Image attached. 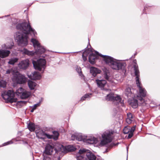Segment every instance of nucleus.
<instances>
[{
  "instance_id": "18",
  "label": "nucleus",
  "mask_w": 160,
  "mask_h": 160,
  "mask_svg": "<svg viewBox=\"0 0 160 160\" xmlns=\"http://www.w3.org/2000/svg\"><path fill=\"white\" fill-rule=\"evenodd\" d=\"M98 59V57L93 53L90 54L88 57V61L92 64H94L95 63V60Z\"/></svg>"
},
{
  "instance_id": "17",
  "label": "nucleus",
  "mask_w": 160,
  "mask_h": 160,
  "mask_svg": "<svg viewBox=\"0 0 160 160\" xmlns=\"http://www.w3.org/2000/svg\"><path fill=\"white\" fill-rule=\"evenodd\" d=\"M133 68L134 71V74L136 76V83H138L140 82L139 81L140 72L138 69V66L133 65Z\"/></svg>"
},
{
  "instance_id": "13",
  "label": "nucleus",
  "mask_w": 160,
  "mask_h": 160,
  "mask_svg": "<svg viewBox=\"0 0 160 160\" xmlns=\"http://www.w3.org/2000/svg\"><path fill=\"white\" fill-rule=\"evenodd\" d=\"M54 149V146L52 144H48L46 146L43 153L44 154L51 155L52 154Z\"/></svg>"
},
{
  "instance_id": "48",
  "label": "nucleus",
  "mask_w": 160,
  "mask_h": 160,
  "mask_svg": "<svg viewBox=\"0 0 160 160\" xmlns=\"http://www.w3.org/2000/svg\"><path fill=\"white\" fill-rule=\"evenodd\" d=\"M85 53H83L82 54V58L83 61L85 62L87 60V57L85 56L84 54Z\"/></svg>"
},
{
  "instance_id": "56",
  "label": "nucleus",
  "mask_w": 160,
  "mask_h": 160,
  "mask_svg": "<svg viewBox=\"0 0 160 160\" xmlns=\"http://www.w3.org/2000/svg\"><path fill=\"white\" fill-rule=\"evenodd\" d=\"M131 121L129 120V121H127V122L128 123H131Z\"/></svg>"
},
{
  "instance_id": "25",
  "label": "nucleus",
  "mask_w": 160,
  "mask_h": 160,
  "mask_svg": "<svg viewBox=\"0 0 160 160\" xmlns=\"http://www.w3.org/2000/svg\"><path fill=\"white\" fill-rule=\"evenodd\" d=\"M28 86L31 90L34 89L37 84L34 82L29 80L28 81Z\"/></svg>"
},
{
  "instance_id": "54",
  "label": "nucleus",
  "mask_w": 160,
  "mask_h": 160,
  "mask_svg": "<svg viewBox=\"0 0 160 160\" xmlns=\"http://www.w3.org/2000/svg\"><path fill=\"white\" fill-rule=\"evenodd\" d=\"M35 110V109H34V108H32V110H31V112H33Z\"/></svg>"
},
{
  "instance_id": "30",
  "label": "nucleus",
  "mask_w": 160,
  "mask_h": 160,
  "mask_svg": "<svg viewBox=\"0 0 160 160\" xmlns=\"http://www.w3.org/2000/svg\"><path fill=\"white\" fill-rule=\"evenodd\" d=\"M31 42L33 43L34 47L37 46L39 47L40 46V44L38 42V41L35 39L32 38L31 40Z\"/></svg>"
},
{
  "instance_id": "27",
  "label": "nucleus",
  "mask_w": 160,
  "mask_h": 160,
  "mask_svg": "<svg viewBox=\"0 0 160 160\" xmlns=\"http://www.w3.org/2000/svg\"><path fill=\"white\" fill-rule=\"evenodd\" d=\"M125 94L128 97H132L133 93L131 91V89L130 88H128L126 89Z\"/></svg>"
},
{
  "instance_id": "3",
  "label": "nucleus",
  "mask_w": 160,
  "mask_h": 160,
  "mask_svg": "<svg viewBox=\"0 0 160 160\" xmlns=\"http://www.w3.org/2000/svg\"><path fill=\"white\" fill-rule=\"evenodd\" d=\"M113 132L109 131H106L103 133L101 135L102 139L99 143L100 147L106 145L111 142L113 139Z\"/></svg>"
},
{
  "instance_id": "63",
  "label": "nucleus",
  "mask_w": 160,
  "mask_h": 160,
  "mask_svg": "<svg viewBox=\"0 0 160 160\" xmlns=\"http://www.w3.org/2000/svg\"><path fill=\"white\" fill-rule=\"evenodd\" d=\"M90 51H91V52H92L91 50H90Z\"/></svg>"
},
{
  "instance_id": "32",
  "label": "nucleus",
  "mask_w": 160,
  "mask_h": 160,
  "mask_svg": "<svg viewBox=\"0 0 160 160\" xmlns=\"http://www.w3.org/2000/svg\"><path fill=\"white\" fill-rule=\"evenodd\" d=\"M18 60V59L17 58H15L13 59H11L9 60L8 63L9 64L13 65L16 62H17Z\"/></svg>"
},
{
  "instance_id": "41",
  "label": "nucleus",
  "mask_w": 160,
  "mask_h": 160,
  "mask_svg": "<svg viewBox=\"0 0 160 160\" xmlns=\"http://www.w3.org/2000/svg\"><path fill=\"white\" fill-rule=\"evenodd\" d=\"M12 143H13V142L12 141V140H10V141H8L4 143L1 146H6V145H9L10 144H11Z\"/></svg>"
},
{
  "instance_id": "6",
  "label": "nucleus",
  "mask_w": 160,
  "mask_h": 160,
  "mask_svg": "<svg viewBox=\"0 0 160 160\" xmlns=\"http://www.w3.org/2000/svg\"><path fill=\"white\" fill-rule=\"evenodd\" d=\"M46 62L45 60L43 59H40L37 61H33L32 62L35 69L39 71H41L42 68H44Z\"/></svg>"
},
{
  "instance_id": "31",
  "label": "nucleus",
  "mask_w": 160,
  "mask_h": 160,
  "mask_svg": "<svg viewBox=\"0 0 160 160\" xmlns=\"http://www.w3.org/2000/svg\"><path fill=\"white\" fill-rule=\"evenodd\" d=\"M17 71V70H14L12 68L10 69H8L6 71V73L7 74H9L11 73L13 76H14Z\"/></svg>"
},
{
  "instance_id": "16",
  "label": "nucleus",
  "mask_w": 160,
  "mask_h": 160,
  "mask_svg": "<svg viewBox=\"0 0 160 160\" xmlns=\"http://www.w3.org/2000/svg\"><path fill=\"white\" fill-rule=\"evenodd\" d=\"M96 82L98 87L100 88L102 90H104V87L107 83L105 80L97 79L96 80Z\"/></svg>"
},
{
  "instance_id": "59",
  "label": "nucleus",
  "mask_w": 160,
  "mask_h": 160,
  "mask_svg": "<svg viewBox=\"0 0 160 160\" xmlns=\"http://www.w3.org/2000/svg\"><path fill=\"white\" fill-rule=\"evenodd\" d=\"M89 45H90V47H91V45H90V43H89Z\"/></svg>"
},
{
  "instance_id": "20",
  "label": "nucleus",
  "mask_w": 160,
  "mask_h": 160,
  "mask_svg": "<svg viewBox=\"0 0 160 160\" xmlns=\"http://www.w3.org/2000/svg\"><path fill=\"white\" fill-rule=\"evenodd\" d=\"M10 52L8 50H0V57L2 58H5L8 56Z\"/></svg>"
},
{
  "instance_id": "15",
  "label": "nucleus",
  "mask_w": 160,
  "mask_h": 160,
  "mask_svg": "<svg viewBox=\"0 0 160 160\" xmlns=\"http://www.w3.org/2000/svg\"><path fill=\"white\" fill-rule=\"evenodd\" d=\"M85 136L82 135L81 134H76V135H72V138L73 140L76 139L78 141H82L84 142Z\"/></svg>"
},
{
  "instance_id": "51",
  "label": "nucleus",
  "mask_w": 160,
  "mask_h": 160,
  "mask_svg": "<svg viewBox=\"0 0 160 160\" xmlns=\"http://www.w3.org/2000/svg\"><path fill=\"white\" fill-rule=\"evenodd\" d=\"M95 53H96V54H97V55H99V56H100L101 57V56L100 55H102V54H99V52H98L97 51H95Z\"/></svg>"
},
{
  "instance_id": "50",
  "label": "nucleus",
  "mask_w": 160,
  "mask_h": 160,
  "mask_svg": "<svg viewBox=\"0 0 160 160\" xmlns=\"http://www.w3.org/2000/svg\"><path fill=\"white\" fill-rule=\"evenodd\" d=\"M38 104H35V105H34L33 107V108H34L35 109L37 108V106L38 105Z\"/></svg>"
},
{
  "instance_id": "35",
  "label": "nucleus",
  "mask_w": 160,
  "mask_h": 160,
  "mask_svg": "<svg viewBox=\"0 0 160 160\" xmlns=\"http://www.w3.org/2000/svg\"><path fill=\"white\" fill-rule=\"evenodd\" d=\"M130 128H129L128 127H125L123 129V132L124 134H127L130 132Z\"/></svg>"
},
{
  "instance_id": "37",
  "label": "nucleus",
  "mask_w": 160,
  "mask_h": 160,
  "mask_svg": "<svg viewBox=\"0 0 160 160\" xmlns=\"http://www.w3.org/2000/svg\"><path fill=\"white\" fill-rule=\"evenodd\" d=\"M104 78L108 81H110V80H109V77L108 76L107 72H105L104 73Z\"/></svg>"
},
{
  "instance_id": "19",
  "label": "nucleus",
  "mask_w": 160,
  "mask_h": 160,
  "mask_svg": "<svg viewBox=\"0 0 160 160\" xmlns=\"http://www.w3.org/2000/svg\"><path fill=\"white\" fill-rule=\"evenodd\" d=\"M101 72V70L97 68L92 67L90 68V72L94 77H95L97 74L100 73Z\"/></svg>"
},
{
  "instance_id": "21",
  "label": "nucleus",
  "mask_w": 160,
  "mask_h": 160,
  "mask_svg": "<svg viewBox=\"0 0 160 160\" xmlns=\"http://www.w3.org/2000/svg\"><path fill=\"white\" fill-rule=\"evenodd\" d=\"M28 124V128L29 131L31 132H33L35 130L37 126H36L35 124L32 122H27Z\"/></svg>"
},
{
  "instance_id": "52",
  "label": "nucleus",
  "mask_w": 160,
  "mask_h": 160,
  "mask_svg": "<svg viewBox=\"0 0 160 160\" xmlns=\"http://www.w3.org/2000/svg\"><path fill=\"white\" fill-rule=\"evenodd\" d=\"M137 54V53H135L132 56V57L130 58H135V56Z\"/></svg>"
},
{
  "instance_id": "34",
  "label": "nucleus",
  "mask_w": 160,
  "mask_h": 160,
  "mask_svg": "<svg viewBox=\"0 0 160 160\" xmlns=\"http://www.w3.org/2000/svg\"><path fill=\"white\" fill-rule=\"evenodd\" d=\"M27 101H18L17 102V104L18 105L21 106H22L24 105H25L27 103Z\"/></svg>"
},
{
  "instance_id": "42",
  "label": "nucleus",
  "mask_w": 160,
  "mask_h": 160,
  "mask_svg": "<svg viewBox=\"0 0 160 160\" xmlns=\"http://www.w3.org/2000/svg\"><path fill=\"white\" fill-rule=\"evenodd\" d=\"M53 134L55 136L56 138H58L59 136V133L57 131H54L52 132Z\"/></svg>"
},
{
  "instance_id": "22",
  "label": "nucleus",
  "mask_w": 160,
  "mask_h": 160,
  "mask_svg": "<svg viewBox=\"0 0 160 160\" xmlns=\"http://www.w3.org/2000/svg\"><path fill=\"white\" fill-rule=\"evenodd\" d=\"M30 95V93L29 92L25 90L22 94H21L20 97L22 99H26L29 97Z\"/></svg>"
},
{
  "instance_id": "2",
  "label": "nucleus",
  "mask_w": 160,
  "mask_h": 160,
  "mask_svg": "<svg viewBox=\"0 0 160 160\" xmlns=\"http://www.w3.org/2000/svg\"><path fill=\"white\" fill-rule=\"evenodd\" d=\"M103 58V60L113 69L124 70L126 66L125 62H121L113 58L108 55H100Z\"/></svg>"
},
{
  "instance_id": "1",
  "label": "nucleus",
  "mask_w": 160,
  "mask_h": 160,
  "mask_svg": "<svg viewBox=\"0 0 160 160\" xmlns=\"http://www.w3.org/2000/svg\"><path fill=\"white\" fill-rule=\"evenodd\" d=\"M16 28L18 30L24 32H23L19 31L16 32L15 38L17 43L19 46H26L28 44L27 34L32 32L34 35L35 33H36L35 30L32 28L29 22L27 23L26 22L18 24Z\"/></svg>"
},
{
  "instance_id": "33",
  "label": "nucleus",
  "mask_w": 160,
  "mask_h": 160,
  "mask_svg": "<svg viewBox=\"0 0 160 160\" xmlns=\"http://www.w3.org/2000/svg\"><path fill=\"white\" fill-rule=\"evenodd\" d=\"M91 95L92 94L91 93H88L85 94V95H84V96L82 97V98L81 99V100L83 101V100H84L86 98H90V95Z\"/></svg>"
},
{
  "instance_id": "10",
  "label": "nucleus",
  "mask_w": 160,
  "mask_h": 160,
  "mask_svg": "<svg viewBox=\"0 0 160 160\" xmlns=\"http://www.w3.org/2000/svg\"><path fill=\"white\" fill-rule=\"evenodd\" d=\"M107 99H108L109 101H116L120 102L121 103H122V98L118 95H115L112 93L107 95Z\"/></svg>"
},
{
  "instance_id": "7",
  "label": "nucleus",
  "mask_w": 160,
  "mask_h": 160,
  "mask_svg": "<svg viewBox=\"0 0 160 160\" xmlns=\"http://www.w3.org/2000/svg\"><path fill=\"white\" fill-rule=\"evenodd\" d=\"M79 152L80 153L85 155L88 160H96V156L89 150L81 148L79 150Z\"/></svg>"
},
{
  "instance_id": "9",
  "label": "nucleus",
  "mask_w": 160,
  "mask_h": 160,
  "mask_svg": "<svg viewBox=\"0 0 160 160\" xmlns=\"http://www.w3.org/2000/svg\"><path fill=\"white\" fill-rule=\"evenodd\" d=\"M8 90L3 91L2 93V97L4 99L6 102L7 103L10 102L11 103L16 102L17 101V98H10V96L9 95Z\"/></svg>"
},
{
  "instance_id": "44",
  "label": "nucleus",
  "mask_w": 160,
  "mask_h": 160,
  "mask_svg": "<svg viewBox=\"0 0 160 160\" xmlns=\"http://www.w3.org/2000/svg\"><path fill=\"white\" fill-rule=\"evenodd\" d=\"M68 148L69 149L70 151H75L76 149V148L73 147V146L70 145L68 146Z\"/></svg>"
},
{
  "instance_id": "12",
  "label": "nucleus",
  "mask_w": 160,
  "mask_h": 160,
  "mask_svg": "<svg viewBox=\"0 0 160 160\" xmlns=\"http://www.w3.org/2000/svg\"><path fill=\"white\" fill-rule=\"evenodd\" d=\"M29 61L28 59L22 60L18 64V67L20 69L26 70L29 67Z\"/></svg>"
},
{
  "instance_id": "11",
  "label": "nucleus",
  "mask_w": 160,
  "mask_h": 160,
  "mask_svg": "<svg viewBox=\"0 0 160 160\" xmlns=\"http://www.w3.org/2000/svg\"><path fill=\"white\" fill-rule=\"evenodd\" d=\"M84 142L88 144H96L98 142L97 139L93 136H85Z\"/></svg>"
},
{
  "instance_id": "58",
  "label": "nucleus",
  "mask_w": 160,
  "mask_h": 160,
  "mask_svg": "<svg viewBox=\"0 0 160 160\" xmlns=\"http://www.w3.org/2000/svg\"><path fill=\"white\" fill-rule=\"evenodd\" d=\"M9 49H10V48H11V47H9V48H8Z\"/></svg>"
},
{
  "instance_id": "46",
  "label": "nucleus",
  "mask_w": 160,
  "mask_h": 160,
  "mask_svg": "<svg viewBox=\"0 0 160 160\" xmlns=\"http://www.w3.org/2000/svg\"><path fill=\"white\" fill-rule=\"evenodd\" d=\"M78 73H79L80 75L82 76V72L81 71V69L80 68H78L76 69Z\"/></svg>"
},
{
  "instance_id": "62",
  "label": "nucleus",
  "mask_w": 160,
  "mask_h": 160,
  "mask_svg": "<svg viewBox=\"0 0 160 160\" xmlns=\"http://www.w3.org/2000/svg\"><path fill=\"white\" fill-rule=\"evenodd\" d=\"M57 160H60L59 159H58Z\"/></svg>"
},
{
  "instance_id": "36",
  "label": "nucleus",
  "mask_w": 160,
  "mask_h": 160,
  "mask_svg": "<svg viewBox=\"0 0 160 160\" xmlns=\"http://www.w3.org/2000/svg\"><path fill=\"white\" fill-rule=\"evenodd\" d=\"M88 46H87V48L85 49V51L83 52V53H84V52L85 53L84 54V56H86V57H87V56L88 55L89 53V52H88V51L90 50L89 48H88Z\"/></svg>"
},
{
  "instance_id": "47",
  "label": "nucleus",
  "mask_w": 160,
  "mask_h": 160,
  "mask_svg": "<svg viewBox=\"0 0 160 160\" xmlns=\"http://www.w3.org/2000/svg\"><path fill=\"white\" fill-rule=\"evenodd\" d=\"M128 133L129 134L128 137V138H130L133 136V133L130 132Z\"/></svg>"
},
{
  "instance_id": "61",
  "label": "nucleus",
  "mask_w": 160,
  "mask_h": 160,
  "mask_svg": "<svg viewBox=\"0 0 160 160\" xmlns=\"http://www.w3.org/2000/svg\"><path fill=\"white\" fill-rule=\"evenodd\" d=\"M127 159H128V156H127Z\"/></svg>"
},
{
  "instance_id": "28",
  "label": "nucleus",
  "mask_w": 160,
  "mask_h": 160,
  "mask_svg": "<svg viewBox=\"0 0 160 160\" xmlns=\"http://www.w3.org/2000/svg\"><path fill=\"white\" fill-rule=\"evenodd\" d=\"M9 95L10 96V98H14L15 92L12 89L8 90Z\"/></svg>"
},
{
  "instance_id": "43",
  "label": "nucleus",
  "mask_w": 160,
  "mask_h": 160,
  "mask_svg": "<svg viewBox=\"0 0 160 160\" xmlns=\"http://www.w3.org/2000/svg\"><path fill=\"white\" fill-rule=\"evenodd\" d=\"M117 112H118V111L116 110V109H114L113 110V111H112V115L113 117L117 115Z\"/></svg>"
},
{
  "instance_id": "39",
  "label": "nucleus",
  "mask_w": 160,
  "mask_h": 160,
  "mask_svg": "<svg viewBox=\"0 0 160 160\" xmlns=\"http://www.w3.org/2000/svg\"><path fill=\"white\" fill-rule=\"evenodd\" d=\"M47 155H47L46 154H44V153H43V160H50V158Z\"/></svg>"
},
{
  "instance_id": "38",
  "label": "nucleus",
  "mask_w": 160,
  "mask_h": 160,
  "mask_svg": "<svg viewBox=\"0 0 160 160\" xmlns=\"http://www.w3.org/2000/svg\"><path fill=\"white\" fill-rule=\"evenodd\" d=\"M132 118V114L130 113H127V118L126 120H131Z\"/></svg>"
},
{
  "instance_id": "23",
  "label": "nucleus",
  "mask_w": 160,
  "mask_h": 160,
  "mask_svg": "<svg viewBox=\"0 0 160 160\" xmlns=\"http://www.w3.org/2000/svg\"><path fill=\"white\" fill-rule=\"evenodd\" d=\"M138 100L137 99H133L129 103V104L133 108H136L138 106Z\"/></svg>"
},
{
  "instance_id": "49",
  "label": "nucleus",
  "mask_w": 160,
  "mask_h": 160,
  "mask_svg": "<svg viewBox=\"0 0 160 160\" xmlns=\"http://www.w3.org/2000/svg\"><path fill=\"white\" fill-rule=\"evenodd\" d=\"M133 63L134 64L133 65H136V66H138L137 63V60L136 59H134L133 61Z\"/></svg>"
},
{
  "instance_id": "60",
  "label": "nucleus",
  "mask_w": 160,
  "mask_h": 160,
  "mask_svg": "<svg viewBox=\"0 0 160 160\" xmlns=\"http://www.w3.org/2000/svg\"><path fill=\"white\" fill-rule=\"evenodd\" d=\"M127 151H128V148H127Z\"/></svg>"
},
{
  "instance_id": "29",
  "label": "nucleus",
  "mask_w": 160,
  "mask_h": 160,
  "mask_svg": "<svg viewBox=\"0 0 160 160\" xmlns=\"http://www.w3.org/2000/svg\"><path fill=\"white\" fill-rule=\"evenodd\" d=\"M25 90L22 88H20L17 90L15 92V93L18 96H20Z\"/></svg>"
},
{
  "instance_id": "40",
  "label": "nucleus",
  "mask_w": 160,
  "mask_h": 160,
  "mask_svg": "<svg viewBox=\"0 0 160 160\" xmlns=\"http://www.w3.org/2000/svg\"><path fill=\"white\" fill-rule=\"evenodd\" d=\"M12 143H13V142L12 141V140H10V141H8L4 143L1 146H6V145H9L10 144H11Z\"/></svg>"
},
{
  "instance_id": "24",
  "label": "nucleus",
  "mask_w": 160,
  "mask_h": 160,
  "mask_svg": "<svg viewBox=\"0 0 160 160\" xmlns=\"http://www.w3.org/2000/svg\"><path fill=\"white\" fill-rule=\"evenodd\" d=\"M23 52L24 54L27 55L29 56H33L35 53V52L33 51H30L27 50V49L25 48H24L23 50Z\"/></svg>"
},
{
  "instance_id": "8",
  "label": "nucleus",
  "mask_w": 160,
  "mask_h": 160,
  "mask_svg": "<svg viewBox=\"0 0 160 160\" xmlns=\"http://www.w3.org/2000/svg\"><path fill=\"white\" fill-rule=\"evenodd\" d=\"M36 134L37 137L39 138L43 139L46 137L48 138H54L53 135L47 133L42 130L36 131Z\"/></svg>"
},
{
  "instance_id": "26",
  "label": "nucleus",
  "mask_w": 160,
  "mask_h": 160,
  "mask_svg": "<svg viewBox=\"0 0 160 160\" xmlns=\"http://www.w3.org/2000/svg\"><path fill=\"white\" fill-rule=\"evenodd\" d=\"M39 48L35 52V53L36 54L40 55L43 53L45 51V49L42 47H38Z\"/></svg>"
},
{
  "instance_id": "4",
  "label": "nucleus",
  "mask_w": 160,
  "mask_h": 160,
  "mask_svg": "<svg viewBox=\"0 0 160 160\" xmlns=\"http://www.w3.org/2000/svg\"><path fill=\"white\" fill-rule=\"evenodd\" d=\"M137 86L139 88V94L137 97V99L141 102H144L143 98L146 96L147 91L145 88H143L140 82L136 83Z\"/></svg>"
},
{
  "instance_id": "53",
  "label": "nucleus",
  "mask_w": 160,
  "mask_h": 160,
  "mask_svg": "<svg viewBox=\"0 0 160 160\" xmlns=\"http://www.w3.org/2000/svg\"><path fill=\"white\" fill-rule=\"evenodd\" d=\"M0 87H3V88H4L5 86H3V85L1 83H0Z\"/></svg>"
},
{
  "instance_id": "45",
  "label": "nucleus",
  "mask_w": 160,
  "mask_h": 160,
  "mask_svg": "<svg viewBox=\"0 0 160 160\" xmlns=\"http://www.w3.org/2000/svg\"><path fill=\"white\" fill-rule=\"evenodd\" d=\"M136 126H134L132 128H130V132L133 133L135 129Z\"/></svg>"
},
{
  "instance_id": "57",
  "label": "nucleus",
  "mask_w": 160,
  "mask_h": 160,
  "mask_svg": "<svg viewBox=\"0 0 160 160\" xmlns=\"http://www.w3.org/2000/svg\"><path fill=\"white\" fill-rule=\"evenodd\" d=\"M146 8H147V7L146 6H145V7H144V9H145Z\"/></svg>"
},
{
  "instance_id": "5",
  "label": "nucleus",
  "mask_w": 160,
  "mask_h": 160,
  "mask_svg": "<svg viewBox=\"0 0 160 160\" xmlns=\"http://www.w3.org/2000/svg\"><path fill=\"white\" fill-rule=\"evenodd\" d=\"M12 80L13 82L18 84H23L26 81L24 76L20 74L18 71L13 76Z\"/></svg>"
},
{
  "instance_id": "14",
  "label": "nucleus",
  "mask_w": 160,
  "mask_h": 160,
  "mask_svg": "<svg viewBox=\"0 0 160 160\" xmlns=\"http://www.w3.org/2000/svg\"><path fill=\"white\" fill-rule=\"evenodd\" d=\"M29 78L32 80H39L41 78V76L39 72L35 71L32 73L30 75H28Z\"/></svg>"
},
{
  "instance_id": "55",
  "label": "nucleus",
  "mask_w": 160,
  "mask_h": 160,
  "mask_svg": "<svg viewBox=\"0 0 160 160\" xmlns=\"http://www.w3.org/2000/svg\"><path fill=\"white\" fill-rule=\"evenodd\" d=\"M23 143L24 144H28V143L26 141H23Z\"/></svg>"
}]
</instances>
